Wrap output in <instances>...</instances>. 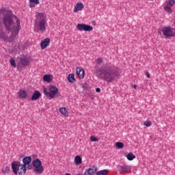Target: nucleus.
<instances>
[{
	"label": "nucleus",
	"instance_id": "72a5a7b5",
	"mask_svg": "<svg viewBox=\"0 0 175 175\" xmlns=\"http://www.w3.org/2000/svg\"><path fill=\"white\" fill-rule=\"evenodd\" d=\"M96 64H100L103 62V59L101 57L95 60Z\"/></svg>",
	"mask_w": 175,
	"mask_h": 175
},
{
	"label": "nucleus",
	"instance_id": "a19ab883",
	"mask_svg": "<svg viewBox=\"0 0 175 175\" xmlns=\"http://www.w3.org/2000/svg\"><path fill=\"white\" fill-rule=\"evenodd\" d=\"M65 175H71L70 174H65Z\"/></svg>",
	"mask_w": 175,
	"mask_h": 175
},
{
	"label": "nucleus",
	"instance_id": "79ce46f5",
	"mask_svg": "<svg viewBox=\"0 0 175 175\" xmlns=\"http://www.w3.org/2000/svg\"><path fill=\"white\" fill-rule=\"evenodd\" d=\"M92 23H95V21H93Z\"/></svg>",
	"mask_w": 175,
	"mask_h": 175
},
{
	"label": "nucleus",
	"instance_id": "58836bf2",
	"mask_svg": "<svg viewBox=\"0 0 175 175\" xmlns=\"http://www.w3.org/2000/svg\"><path fill=\"white\" fill-rule=\"evenodd\" d=\"M132 87H133L134 89H137V85H132Z\"/></svg>",
	"mask_w": 175,
	"mask_h": 175
},
{
	"label": "nucleus",
	"instance_id": "b1692460",
	"mask_svg": "<svg viewBox=\"0 0 175 175\" xmlns=\"http://www.w3.org/2000/svg\"><path fill=\"white\" fill-rule=\"evenodd\" d=\"M109 172L108 170H100L96 173V175H107Z\"/></svg>",
	"mask_w": 175,
	"mask_h": 175
},
{
	"label": "nucleus",
	"instance_id": "20e7f679",
	"mask_svg": "<svg viewBox=\"0 0 175 175\" xmlns=\"http://www.w3.org/2000/svg\"><path fill=\"white\" fill-rule=\"evenodd\" d=\"M7 30L12 32V36H16L21 29L20 23H4Z\"/></svg>",
	"mask_w": 175,
	"mask_h": 175
},
{
	"label": "nucleus",
	"instance_id": "aec40b11",
	"mask_svg": "<svg viewBox=\"0 0 175 175\" xmlns=\"http://www.w3.org/2000/svg\"><path fill=\"white\" fill-rule=\"evenodd\" d=\"M68 81L70 83H73L75 81V75L73 73L69 74L68 77Z\"/></svg>",
	"mask_w": 175,
	"mask_h": 175
},
{
	"label": "nucleus",
	"instance_id": "2eb2a0df",
	"mask_svg": "<svg viewBox=\"0 0 175 175\" xmlns=\"http://www.w3.org/2000/svg\"><path fill=\"white\" fill-rule=\"evenodd\" d=\"M84 75H85V72H84V70L83 69V68L78 67L77 68V75L78 76V77L79 79H83Z\"/></svg>",
	"mask_w": 175,
	"mask_h": 175
},
{
	"label": "nucleus",
	"instance_id": "4468645a",
	"mask_svg": "<svg viewBox=\"0 0 175 175\" xmlns=\"http://www.w3.org/2000/svg\"><path fill=\"white\" fill-rule=\"evenodd\" d=\"M51 39L50 38H45L44 40L41 42V49L42 50H44L49 44H50Z\"/></svg>",
	"mask_w": 175,
	"mask_h": 175
},
{
	"label": "nucleus",
	"instance_id": "f3484780",
	"mask_svg": "<svg viewBox=\"0 0 175 175\" xmlns=\"http://www.w3.org/2000/svg\"><path fill=\"white\" fill-rule=\"evenodd\" d=\"M84 9V4L83 3H77L74 9L75 13H77L79 10H83Z\"/></svg>",
	"mask_w": 175,
	"mask_h": 175
},
{
	"label": "nucleus",
	"instance_id": "9b49d317",
	"mask_svg": "<svg viewBox=\"0 0 175 175\" xmlns=\"http://www.w3.org/2000/svg\"><path fill=\"white\" fill-rule=\"evenodd\" d=\"M118 171L120 172L131 173V166L123 165L117 166Z\"/></svg>",
	"mask_w": 175,
	"mask_h": 175
},
{
	"label": "nucleus",
	"instance_id": "a878e982",
	"mask_svg": "<svg viewBox=\"0 0 175 175\" xmlns=\"http://www.w3.org/2000/svg\"><path fill=\"white\" fill-rule=\"evenodd\" d=\"M136 159V156H135L132 152H129L127 155V159L129 161H133Z\"/></svg>",
	"mask_w": 175,
	"mask_h": 175
},
{
	"label": "nucleus",
	"instance_id": "bb28decb",
	"mask_svg": "<svg viewBox=\"0 0 175 175\" xmlns=\"http://www.w3.org/2000/svg\"><path fill=\"white\" fill-rule=\"evenodd\" d=\"M0 38L1 40H6L7 38H8L7 36L5 35V33L3 31H0Z\"/></svg>",
	"mask_w": 175,
	"mask_h": 175
},
{
	"label": "nucleus",
	"instance_id": "423d86ee",
	"mask_svg": "<svg viewBox=\"0 0 175 175\" xmlns=\"http://www.w3.org/2000/svg\"><path fill=\"white\" fill-rule=\"evenodd\" d=\"M32 165L35 167L34 172L37 174H41L44 171V168L42 165V161L39 159L33 160Z\"/></svg>",
	"mask_w": 175,
	"mask_h": 175
},
{
	"label": "nucleus",
	"instance_id": "4c0bfd02",
	"mask_svg": "<svg viewBox=\"0 0 175 175\" xmlns=\"http://www.w3.org/2000/svg\"><path fill=\"white\" fill-rule=\"evenodd\" d=\"M96 92H97V93L100 92V88H96Z\"/></svg>",
	"mask_w": 175,
	"mask_h": 175
},
{
	"label": "nucleus",
	"instance_id": "0eeeda50",
	"mask_svg": "<svg viewBox=\"0 0 175 175\" xmlns=\"http://www.w3.org/2000/svg\"><path fill=\"white\" fill-rule=\"evenodd\" d=\"M49 92H47V90L46 88H43V92L44 95H46L47 97H49L50 99L55 98V95L58 92V90L55 86H50L49 88Z\"/></svg>",
	"mask_w": 175,
	"mask_h": 175
},
{
	"label": "nucleus",
	"instance_id": "6ab92c4d",
	"mask_svg": "<svg viewBox=\"0 0 175 175\" xmlns=\"http://www.w3.org/2000/svg\"><path fill=\"white\" fill-rule=\"evenodd\" d=\"M59 111L60 113L62 114V116H64L65 117L68 116V110L66 107L59 108Z\"/></svg>",
	"mask_w": 175,
	"mask_h": 175
},
{
	"label": "nucleus",
	"instance_id": "ddd939ff",
	"mask_svg": "<svg viewBox=\"0 0 175 175\" xmlns=\"http://www.w3.org/2000/svg\"><path fill=\"white\" fill-rule=\"evenodd\" d=\"M38 23H46V15L43 13H38L36 14Z\"/></svg>",
	"mask_w": 175,
	"mask_h": 175
},
{
	"label": "nucleus",
	"instance_id": "a211bd4d",
	"mask_svg": "<svg viewBox=\"0 0 175 175\" xmlns=\"http://www.w3.org/2000/svg\"><path fill=\"white\" fill-rule=\"evenodd\" d=\"M41 96H42L41 93L39 91L36 90V91H34V92L31 96V100L33 101H36L38 99H39Z\"/></svg>",
	"mask_w": 175,
	"mask_h": 175
},
{
	"label": "nucleus",
	"instance_id": "e433bc0d",
	"mask_svg": "<svg viewBox=\"0 0 175 175\" xmlns=\"http://www.w3.org/2000/svg\"><path fill=\"white\" fill-rule=\"evenodd\" d=\"M146 76L148 78H150V73L148 72H146Z\"/></svg>",
	"mask_w": 175,
	"mask_h": 175
},
{
	"label": "nucleus",
	"instance_id": "1a4fd4ad",
	"mask_svg": "<svg viewBox=\"0 0 175 175\" xmlns=\"http://www.w3.org/2000/svg\"><path fill=\"white\" fill-rule=\"evenodd\" d=\"M77 28L79 31L91 32L93 30V27L91 25L85 24H78Z\"/></svg>",
	"mask_w": 175,
	"mask_h": 175
},
{
	"label": "nucleus",
	"instance_id": "5701e85b",
	"mask_svg": "<svg viewBox=\"0 0 175 175\" xmlns=\"http://www.w3.org/2000/svg\"><path fill=\"white\" fill-rule=\"evenodd\" d=\"M75 163L78 165L82 163V158L81 156H75L74 159Z\"/></svg>",
	"mask_w": 175,
	"mask_h": 175
},
{
	"label": "nucleus",
	"instance_id": "7c9ffc66",
	"mask_svg": "<svg viewBox=\"0 0 175 175\" xmlns=\"http://www.w3.org/2000/svg\"><path fill=\"white\" fill-rule=\"evenodd\" d=\"M167 5H168V6H174L175 5V0H169Z\"/></svg>",
	"mask_w": 175,
	"mask_h": 175
},
{
	"label": "nucleus",
	"instance_id": "4be33fe9",
	"mask_svg": "<svg viewBox=\"0 0 175 175\" xmlns=\"http://www.w3.org/2000/svg\"><path fill=\"white\" fill-rule=\"evenodd\" d=\"M44 81H46L47 83H51L52 81L51 75H45L43 77Z\"/></svg>",
	"mask_w": 175,
	"mask_h": 175
},
{
	"label": "nucleus",
	"instance_id": "9d476101",
	"mask_svg": "<svg viewBox=\"0 0 175 175\" xmlns=\"http://www.w3.org/2000/svg\"><path fill=\"white\" fill-rule=\"evenodd\" d=\"M29 65V60H27V58L26 57H22L20 58V61L18 64V68H25Z\"/></svg>",
	"mask_w": 175,
	"mask_h": 175
},
{
	"label": "nucleus",
	"instance_id": "c9c22d12",
	"mask_svg": "<svg viewBox=\"0 0 175 175\" xmlns=\"http://www.w3.org/2000/svg\"><path fill=\"white\" fill-rule=\"evenodd\" d=\"M36 6V4L35 3L30 2L29 7L30 8H35Z\"/></svg>",
	"mask_w": 175,
	"mask_h": 175
},
{
	"label": "nucleus",
	"instance_id": "f8f14e48",
	"mask_svg": "<svg viewBox=\"0 0 175 175\" xmlns=\"http://www.w3.org/2000/svg\"><path fill=\"white\" fill-rule=\"evenodd\" d=\"M31 162V157H25L23 160V165H25L27 167V170H31L32 167V165L30 164Z\"/></svg>",
	"mask_w": 175,
	"mask_h": 175
},
{
	"label": "nucleus",
	"instance_id": "dca6fc26",
	"mask_svg": "<svg viewBox=\"0 0 175 175\" xmlns=\"http://www.w3.org/2000/svg\"><path fill=\"white\" fill-rule=\"evenodd\" d=\"M97 172V168L90 167L88 170H85L84 175H94Z\"/></svg>",
	"mask_w": 175,
	"mask_h": 175
},
{
	"label": "nucleus",
	"instance_id": "7ed1b4c3",
	"mask_svg": "<svg viewBox=\"0 0 175 175\" xmlns=\"http://www.w3.org/2000/svg\"><path fill=\"white\" fill-rule=\"evenodd\" d=\"M12 168L14 174L15 175L19 174H25L27 171V166L25 165L21 164L20 162L14 161L12 163Z\"/></svg>",
	"mask_w": 175,
	"mask_h": 175
},
{
	"label": "nucleus",
	"instance_id": "f257e3e1",
	"mask_svg": "<svg viewBox=\"0 0 175 175\" xmlns=\"http://www.w3.org/2000/svg\"><path fill=\"white\" fill-rule=\"evenodd\" d=\"M95 75L100 80H105L107 83H112L118 76V72L111 64H104L102 67L95 66Z\"/></svg>",
	"mask_w": 175,
	"mask_h": 175
},
{
	"label": "nucleus",
	"instance_id": "ea45409f",
	"mask_svg": "<svg viewBox=\"0 0 175 175\" xmlns=\"http://www.w3.org/2000/svg\"><path fill=\"white\" fill-rule=\"evenodd\" d=\"M77 175H83L82 174H81V173H79L78 174H77Z\"/></svg>",
	"mask_w": 175,
	"mask_h": 175
},
{
	"label": "nucleus",
	"instance_id": "39448f33",
	"mask_svg": "<svg viewBox=\"0 0 175 175\" xmlns=\"http://www.w3.org/2000/svg\"><path fill=\"white\" fill-rule=\"evenodd\" d=\"M161 31L163 32V36L165 38L175 37V29L172 27H164L161 29Z\"/></svg>",
	"mask_w": 175,
	"mask_h": 175
},
{
	"label": "nucleus",
	"instance_id": "f704fd0d",
	"mask_svg": "<svg viewBox=\"0 0 175 175\" xmlns=\"http://www.w3.org/2000/svg\"><path fill=\"white\" fill-rule=\"evenodd\" d=\"M29 2L35 3L36 5H39V0H29Z\"/></svg>",
	"mask_w": 175,
	"mask_h": 175
},
{
	"label": "nucleus",
	"instance_id": "cd10ccee",
	"mask_svg": "<svg viewBox=\"0 0 175 175\" xmlns=\"http://www.w3.org/2000/svg\"><path fill=\"white\" fill-rule=\"evenodd\" d=\"M10 171V167L6 166L2 170L3 173L4 174H8Z\"/></svg>",
	"mask_w": 175,
	"mask_h": 175
},
{
	"label": "nucleus",
	"instance_id": "473e14b6",
	"mask_svg": "<svg viewBox=\"0 0 175 175\" xmlns=\"http://www.w3.org/2000/svg\"><path fill=\"white\" fill-rule=\"evenodd\" d=\"M10 63L11 64V65L14 67L16 68V62L14 59H12L11 60H10Z\"/></svg>",
	"mask_w": 175,
	"mask_h": 175
},
{
	"label": "nucleus",
	"instance_id": "c85d7f7f",
	"mask_svg": "<svg viewBox=\"0 0 175 175\" xmlns=\"http://www.w3.org/2000/svg\"><path fill=\"white\" fill-rule=\"evenodd\" d=\"M144 125L146 126V127H150L152 126V122L149 120H146L144 122Z\"/></svg>",
	"mask_w": 175,
	"mask_h": 175
},
{
	"label": "nucleus",
	"instance_id": "2f4dec72",
	"mask_svg": "<svg viewBox=\"0 0 175 175\" xmlns=\"http://www.w3.org/2000/svg\"><path fill=\"white\" fill-rule=\"evenodd\" d=\"M90 142H98V138L92 135V137H90Z\"/></svg>",
	"mask_w": 175,
	"mask_h": 175
},
{
	"label": "nucleus",
	"instance_id": "c756f323",
	"mask_svg": "<svg viewBox=\"0 0 175 175\" xmlns=\"http://www.w3.org/2000/svg\"><path fill=\"white\" fill-rule=\"evenodd\" d=\"M164 10H165V12H167V13H172L173 12V10H172V8L169 6H165L164 8Z\"/></svg>",
	"mask_w": 175,
	"mask_h": 175
},
{
	"label": "nucleus",
	"instance_id": "412c9836",
	"mask_svg": "<svg viewBox=\"0 0 175 175\" xmlns=\"http://www.w3.org/2000/svg\"><path fill=\"white\" fill-rule=\"evenodd\" d=\"M27 94L25 90H21L19 92H18V96L19 98H27Z\"/></svg>",
	"mask_w": 175,
	"mask_h": 175
},
{
	"label": "nucleus",
	"instance_id": "6e6552de",
	"mask_svg": "<svg viewBox=\"0 0 175 175\" xmlns=\"http://www.w3.org/2000/svg\"><path fill=\"white\" fill-rule=\"evenodd\" d=\"M46 29L45 23H34V31L44 32Z\"/></svg>",
	"mask_w": 175,
	"mask_h": 175
},
{
	"label": "nucleus",
	"instance_id": "393cba45",
	"mask_svg": "<svg viewBox=\"0 0 175 175\" xmlns=\"http://www.w3.org/2000/svg\"><path fill=\"white\" fill-rule=\"evenodd\" d=\"M114 146L116 149H122L124 148V144L122 142H116Z\"/></svg>",
	"mask_w": 175,
	"mask_h": 175
},
{
	"label": "nucleus",
	"instance_id": "f03ea898",
	"mask_svg": "<svg viewBox=\"0 0 175 175\" xmlns=\"http://www.w3.org/2000/svg\"><path fill=\"white\" fill-rule=\"evenodd\" d=\"M19 23L20 19L13 14L12 10L5 8L0 9V23Z\"/></svg>",
	"mask_w": 175,
	"mask_h": 175
}]
</instances>
